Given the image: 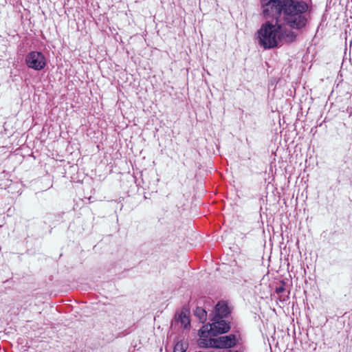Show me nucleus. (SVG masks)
<instances>
[{
    "mask_svg": "<svg viewBox=\"0 0 352 352\" xmlns=\"http://www.w3.org/2000/svg\"><path fill=\"white\" fill-rule=\"evenodd\" d=\"M292 6L286 9L283 18L272 20L263 23L258 31V43L265 49H271L281 45L283 42H291L295 35L292 28H300L305 25L306 18L298 14L291 15Z\"/></svg>",
    "mask_w": 352,
    "mask_h": 352,
    "instance_id": "obj_1",
    "label": "nucleus"
},
{
    "mask_svg": "<svg viewBox=\"0 0 352 352\" xmlns=\"http://www.w3.org/2000/svg\"><path fill=\"white\" fill-rule=\"evenodd\" d=\"M261 3L264 16L266 19L274 18V21L283 18L286 9L290 6L294 8L292 10L291 15L305 16L303 14L307 9V4L302 1H292L291 3L285 4L284 7L279 0H261Z\"/></svg>",
    "mask_w": 352,
    "mask_h": 352,
    "instance_id": "obj_2",
    "label": "nucleus"
},
{
    "mask_svg": "<svg viewBox=\"0 0 352 352\" xmlns=\"http://www.w3.org/2000/svg\"><path fill=\"white\" fill-rule=\"evenodd\" d=\"M25 63L28 67L40 71L45 67L46 59L41 52L33 51L27 54Z\"/></svg>",
    "mask_w": 352,
    "mask_h": 352,
    "instance_id": "obj_3",
    "label": "nucleus"
},
{
    "mask_svg": "<svg viewBox=\"0 0 352 352\" xmlns=\"http://www.w3.org/2000/svg\"><path fill=\"white\" fill-rule=\"evenodd\" d=\"M208 327V331L212 336H216L218 334H222L228 332L230 329V325L223 320H219L215 318V320L212 324H207L204 325Z\"/></svg>",
    "mask_w": 352,
    "mask_h": 352,
    "instance_id": "obj_4",
    "label": "nucleus"
},
{
    "mask_svg": "<svg viewBox=\"0 0 352 352\" xmlns=\"http://www.w3.org/2000/svg\"><path fill=\"white\" fill-rule=\"evenodd\" d=\"M199 338L197 341L198 345L201 348H214L213 345L214 338L208 330L207 327L203 326L199 331Z\"/></svg>",
    "mask_w": 352,
    "mask_h": 352,
    "instance_id": "obj_5",
    "label": "nucleus"
},
{
    "mask_svg": "<svg viewBox=\"0 0 352 352\" xmlns=\"http://www.w3.org/2000/svg\"><path fill=\"white\" fill-rule=\"evenodd\" d=\"M236 344L235 336L230 334L218 338H214L213 345L214 348L227 349L234 346Z\"/></svg>",
    "mask_w": 352,
    "mask_h": 352,
    "instance_id": "obj_6",
    "label": "nucleus"
},
{
    "mask_svg": "<svg viewBox=\"0 0 352 352\" xmlns=\"http://www.w3.org/2000/svg\"><path fill=\"white\" fill-rule=\"evenodd\" d=\"M230 312L228 304L224 301L219 302L215 306L214 318H222L227 316Z\"/></svg>",
    "mask_w": 352,
    "mask_h": 352,
    "instance_id": "obj_7",
    "label": "nucleus"
},
{
    "mask_svg": "<svg viewBox=\"0 0 352 352\" xmlns=\"http://www.w3.org/2000/svg\"><path fill=\"white\" fill-rule=\"evenodd\" d=\"M188 344L184 341H179L174 347V352H186Z\"/></svg>",
    "mask_w": 352,
    "mask_h": 352,
    "instance_id": "obj_8",
    "label": "nucleus"
},
{
    "mask_svg": "<svg viewBox=\"0 0 352 352\" xmlns=\"http://www.w3.org/2000/svg\"><path fill=\"white\" fill-rule=\"evenodd\" d=\"M179 318L181 320V322L184 325V327L185 329H188L190 326V320H189L188 317L186 314H182L179 316Z\"/></svg>",
    "mask_w": 352,
    "mask_h": 352,
    "instance_id": "obj_9",
    "label": "nucleus"
},
{
    "mask_svg": "<svg viewBox=\"0 0 352 352\" xmlns=\"http://www.w3.org/2000/svg\"><path fill=\"white\" fill-rule=\"evenodd\" d=\"M195 314L199 316V319L202 322H204L206 320L207 313L204 309L201 308H197L196 309Z\"/></svg>",
    "mask_w": 352,
    "mask_h": 352,
    "instance_id": "obj_10",
    "label": "nucleus"
},
{
    "mask_svg": "<svg viewBox=\"0 0 352 352\" xmlns=\"http://www.w3.org/2000/svg\"><path fill=\"white\" fill-rule=\"evenodd\" d=\"M283 291V287L276 288V292H278V293H280Z\"/></svg>",
    "mask_w": 352,
    "mask_h": 352,
    "instance_id": "obj_11",
    "label": "nucleus"
}]
</instances>
